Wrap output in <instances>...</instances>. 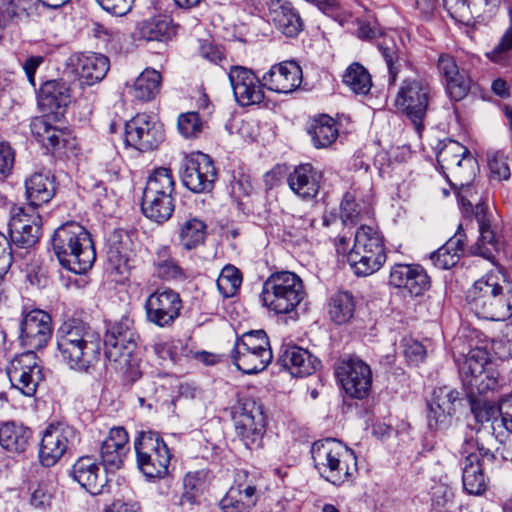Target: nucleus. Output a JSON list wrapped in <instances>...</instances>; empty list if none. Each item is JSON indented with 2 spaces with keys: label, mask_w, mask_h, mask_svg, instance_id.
Instances as JSON below:
<instances>
[{
  "label": "nucleus",
  "mask_w": 512,
  "mask_h": 512,
  "mask_svg": "<svg viewBox=\"0 0 512 512\" xmlns=\"http://www.w3.org/2000/svg\"><path fill=\"white\" fill-rule=\"evenodd\" d=\"M447 487L443 484L431 488V507L435 512H447Z\"/></svg>",
  "instance_id": "nucleus-64"
},
{
  "label": "nucleus",
  "mask_w": 512,
  "mask_h": 512,
  "mask_svg": "<svg viewBox=\"0 0 512 512\" xmlns=\"http://www.w3.org/2000/svg\"><path fill=\"white\" fill-rule=\"evenodd\" d=\"M109 67V59L100 53L72 54L66 63V69L78 77L81 85L86 86L101 81Z\"/></svg>",
  "instance_id": "nucleus-21"
},
{
  "label": "nucleus",
  "mask_w": 512,
  "mask_h": 512,
  "mask_svg": "<svg viewBox=\"0 0 512 512\" xmlns=\"http://www.w3.org/2000/svg\"><path fill=\"white\" fill-rule=\"evenodd\" d=\"M269 13L276 28L287 37H295L303 30V21L291 3L272 0Z\"/></svg>",
  "instance_id": "nucleus-30"
},
{
  "label": "nucleus",
  "mask_w": 512,
  "mask_h": 512,
  "mask_svg": "<svg viewBox=\"0 0 512 512\" xmlns=\"http://www.w3.org/2000/svg\"><path fill=\"white\" fill-rule=\"evenodd\" d=\"M210 473L206 470L188 472L183 478L182 503L196 504L208 489Z\"/></svg>",
  "instance_id": "nucleus-40"
},
{
  "label": "nucleus",
  "mask_w": 512,
  "mask_h": 512,
  "mask_svg": "<svg viewBox=\"0 0 512 512\" xmlns=\"http://www.w3.org/2000/svg\"><path fill=\"white\" fill-rule=\"evenodd\" d=\"M78 433L63 422L51 423L43 432L39 458L42 465L51 467L78 442Z\"/></svg>",
  "instance_id": "nucleus-13"
},
{
  "label": "nucleus",
  "mask_w": 512,
  "mask_h": 512,
  "mask_svg": "<svg viewBox=\"0 0 512 512\" xmlns=\"http://www.w3.org/2000/svg\"><path fill=\"white\" fill-rule=\"evenodd\" d=\"M51 241L60 264L76 274L88 271L96 260L91 236L77 222H67L58 227Z\"/></svg>",
  "instance_id": "nucleus-2"
},
{
  "label": "nucleus",
  "mask_w": 512,
  "mask_h": 512,
  "mask_svg": "<svg viewBox=\"0 0 512 512\" xmlns=\"http://www.w3.org/2000/svg\"><path fill=\"white\" fill-rule=\"evenodd\" d=\"M257 488L251 484L231 487L220 500L222 512H251L258 501Z\"/></svg>",
  "instance_id": "nucleus-32"
},
{
  "label": "nucleus",
  "mask_w": 512,
  "mask_h": 512,
  "mask_svg": "<svg viewBox=\"0 0 512 512\" xmlns=\"http://www.w3.org/2000/svg\"><path fill=\"white\" fill-rule=\"evenodd\" d=\"M452 188L463 214L476 216L483 213L482 195L474 181L462 186H452Z\"/></svg>",
  "instance_id": "nucleus-41"
},
{
  "label": "nucleus",
  "mask_w": 512,
  "mask_h": 512,
  "mask_svg": "<svg viewBox=\"0 0 512 512\" xmlns=\"http://www.w3.org/2000/svg\"><path fill=\"white\" fill-rule=\"evenodd\" d=\"M128 451V433L126 430L123 427L110 429L100 448L105 469L110 471L120 469Z\"/></svg>",
  "instance_id": "nucleus-28"
},
{
  "label": "nucleus",
  "mask_w": 512,
  "mask_h": 512,
  "mask_svg": "<svg viewBox=\"0 0 512 512\" xmlns=\"http://www.w3.org/2000/svg\"><path fill=\"white\" fill-rule=\"evenodd\" d=\"M428 423L431 428L445 421L446 408L448 405V390L446 387H440L433 391L428 400Z\"/></svg>",
  "instance_id": "nucleus-48"
},
{
  "label": "nucleus",
  "mask_w": 512,
  "mask_h": 512,
  "mask_svg": "<svg viewBox=\"0 0 512 512\" xmlns=\"http://www.w3.org/2000/svg\"><path fill=\"white\" fill-rule=\"evenodd\" d=\"M133 253H129L126 248L123 251H118L115 246H108L107 260L109 265L119 275H126L130 268V261Z\"/></svg>",
  "instance_id": "nucleus-57"
},
{
  "label": "nucleus",
  "mask_w": 512,
  "mask_h": 512,
  "mask_svg": "<svg viewBox=\"0 0 512 512\" xmlns=\"http://www.w3.org/2000/svg\"><path fill=\"white\" fill-rule=\"evenodd\" d=\"M389 284L404 295L419 296L430 286L427 273L419 265L395 264L391 267Z\"/></svg>",
  "instance_id": "nucleus-24"
},
{
  "label": "nucleus",
  "mask_w": 512,
  "mask_h": 512,
  "mask_svg": "<svg viewBox=\"0 0 512 512\" xmlns=\"http://www.w3.org/2000/svg\"><path fill=\"white\" fill-rule=\"evenodd\" d=\"M234 424L237 435L248 449L260 447L267 425L262 403L253 398L240 399L234 412Z\"/></svg>",
  "instance_id": "nucleus-10"
},
{
  "label": "nucleus",
  "mask_w": 512,
  "mask_h": 512,
  "mask_svg": "<svg viewBox=\"0 0 512 512\" xmlns=\"http://www.w3.org/2000/svg\"><path fill=\"white\" fill-rule=\"evenodd\" d=\"M336 375L346 394L353 398H365L372 385V371L359 358H349L339 363Z\"/></svg>",
  "instance_id": "nucleus-17"
},
{
  "label": "nucleus",
  "mask_w": 512,
  "mask_h": 512,
  "mask_svg": "<svg viewBox=\"0 0 512 512\" xmlns=\"http://www.w3.org/2000/svg\"><path fill=\"white\" fill-rule=\"evenodd\" d=\"M454 12L450 16L456 21L469 24L472 20L470 7L483 8V0H455Z\"/></svg>",
  "instance_id": "nucleus-61"
},
{
  "label": "nucleus",
  "mask_w": 512,
  "mask_h": 512,
  "mask_svg": "<svg viewBox=\"0 0 512 512\" xmlns=\"http://www.w3.org/2000/svg\"><path fill=\"white\" fill-rule=\"evenodd\" d=\"M504 276L499 271H490L478 279L468 291V299L476 314L482 318L501 321L511 315L502 283Z\"/></svg>",
  "instance_id": "nucleus-4"
},
{
  "label": "nucleus",
  "mask_w": 512,
  "mask_h": 512,
  "mask_svg": "<svg viewBox=\"0 0 512 512\" xmlns=\"http://www.w3.org/2000/svg\"><path fill=\"white\" fill-rule=\"evenodd\" d=\"M163 140V125L151 115L137 114L125 124V144L138 151L154 150Z\"/></svg>",
  "instance_id": "nucleus-12"
},
{
  "label": "nucleus",
  "mask_w": 512,
  "mask_h": 512,
  "mask_svg": "<svg viewBox=\"0 0 512 512\" xmlns=\"http://www.w3.org/2000/svg\"><path fill=\"white\" fill-rule=\"evenodd\" d=\"M322 173L309 163L300 164L288 175L291 191L303 200H312L319 192Z\"/></svg>",
  "instance_id": "nucleus-27"
},
{
  "label": "nucleus",
  "mask_w": 512,
  "mask_h": 512,
  "mask_svg": "<svg viewBox=\"0 0 512 512\" xmlns=\"http://www.w3.org/2000/svg\"><path fill=\"white\" fill-rule=\"evenodd\" d=\"M462 482L465 491L471 495H480L486 489V479L482 470L480 456H487L488 449L478 447L473 440L464 443L462 451Z\"/></svg>",
  "instance_id": "nucleus-23"
},
{
  "label": "nucleus",
  "mask_w": 512,
  "mask_h": 512,
  "mask_svg": "<svg viewBox=\"0 0 512 512\" xmlns=\"http://www.w3.org/2000/svg\"><path fill=\"white\" fill-rule=\"evenodd\" d=\"M161 75L155 69H145L131 87L132 95L140 101L152 100L160 90Z\"/></svg>",
  "instance_id": "nucleus-42"
},
{
  "label": "nucleus",
  "mask_w": 512,
  "mask_h": 512,
  "mask_svg": "<svg viewBox=\"0 0 512 512\" xmlns=\"http://www.w3.org/2000/svg\"><path fill=\"white\" fill-rule=\"evenodd\" d=\"M38 101L43 110L57 113L71 102L70 87L62 80L47 81L40 87Z\"/></svg>",
  "instance_id": "nucleus-33"
},
{
  "label": "nucleus",
  "mask_w": 512,
  "mask_h": 512,
  "mask_svg": "<svg viewBox=\"0 0 512 512\" xmlns=\"http://www.w3.org/2000/svg\"><path fill=\"white\" fill-rule=\"evenodd\" d=\"M472 412L477 422L484 424L490 422L493 432L498 429L499 419L502 417V398L498 404L482 402L472 407Z\"/></svg>",
  "instance_id": "nucleus-51"
},
{
  "label": "nucleus",
  "mask_w": 512,
  "mask_h": 512,
  "mask_svg": "<svg viewBox=\"0 0 512 512\" xmlns=\"http://www.w3.org/2000/svg\"><path fill=\"white\" fill-rule=\"evenodd\" d=\"M30 127L32 135L47 150L60 151L74 147L75 140L70 132L52 125L47 117L34 118Z\"/></svg>",
  "instance_id": "nucleus-26"
},
{
  "label": "nucleus",
  "mask_w": 512,
  "mask_h": 512,
  "mask_svg": "<svg viewBox=\"0 0 512 512\" xmlns=\"http://www.w3.org/2000/svg\"><path fill=\"white\" fill-rule=\"evenodd\" d=\"M182 307L179 293L170 288L157 289L147 297L144 305L147 320L161 328L172 326Z\"/></svg>",
  "instance_id": "nucleus-15"
},
{
  "label": "nucleus",
  "mask_w": 512,
  "mask_h": 512,
  "mask_svg": "<svg viewBox=\"0 0 512 512\" xmlns=\"http://www.w3.org/2000/svg\"><path fill=\"white\" fill-rule=\"evenodd\" d=\"M454 68L455 72L450 67V98L459 101L469 92L471 81L464 69L459 70L456 65Z\"/></svg>",
  "instance_id": "nucleus-54"
},
{
  "label": "nucleus",
  "mask_w": 512,
  "mask_h": 512,
  "mask_svg": "<svg viewBox=\"0 0 512 512\" xmlns=\"http://www.w3.org/2000/svg\"><path fill=\"white\" fill-rule=\"evenodd\" d=\"M31 430L13 421L0 425V445L9 452L19 453L25 450Z\"/></svg>",
  "instance_id": "nucleus-36"
},
{
  "label": "nucleus",
  "mask_w": 512,
  "mask_h": 512,
  "mask_svg": "<svg viewBox=\"0 0 512 512\" xmlns=\"http://www.w3.org/2000/svg\"><path fill=\"white\" fill-rule=\"evenodd\" d=\"M139 31L148 41H166L176 33L175 26L167 15H157L144 20Z\"/></svg>",
  "instance_id": "nucleus-39"
},
{
  "label": "nucleus",
  "mask_w": 512,
  "mask_h": 512,
  "mask_svg": "<svg viewBox=\"0 0 512 512\" xmlns=\"http://www.w3.org/2000/svg\"><path fill=\"white\" fill-rule=\"evenodd\" d=\"M143 192L153 195L174 197L175 182L168 168H157L148 177L146 186Z\"/></svg>",
  "instance_id": "nucleus-45"
},
{
  "label": "nucleus",
  "mask_w": 512,
  "mask_h": 512,
  "mask_svg": "<svg viewBox=\"0 0 512 512\" xmlns=\"http://www.w3.org/2000/svg\"><path fill=\"white\" fill-rule=\"evenodd\" d=\"M52 335V319L40 309H33L23 314L20 324L21 345L34 352L46 346Z\"/></svg>",
  "instance_id": "nucleus-19"
},
{
  "label": "nucleus",
  "mask_w": 512,
  "mask_h": 512,
  "mask_svg": "<svg viewBox=\"0 0 512 512\" xmlns=\"http://www.w3.org/2000/svg\"><path fill=\"white\" fill-rule=\"evenodd\" d=\"M137 340L138 335L126 323L113 324L107 330L104 339L106 357L121 367H130Z\"/></svg>",
  "instance_id": "nucleus-16"
},
{
  "label": "nucleus",
  "mask_w": 512,
  "mask_h": 512,
  "mask_svg": "<svg viewBox=\"0 0 512 512\" xmlns=\"http://www.w3.org/2000/svg\"><path fill=\"white\" fill-rule=\"evenodd\" d=\"M355 313V299L348 291L335 293L329 303L331 320L338 325L348 323Z\"/></svg>",
  "instance_id": "nucleus-44"
},
{
  "label": "nucleus",
  "mask_w": 512,
  "mask_h": 512,
  "mask_svg": "<svg viewBox=\"0 0 512 512\" xmlns=\"http://www.w3.org/2000/svg\"><path fill=\"white\" fill-rule=\"evenodd\" d=\"M283 365L291 375L303 377L312 374L319 365L318 360L311 353L301 347H288L281 356Z\"/></svg>",
  "instance_id": "nucleus-34"
},
{
  "label": "nucleus",
  "mask_w": 512,
  "mask_h": 512,
  "mask_svg": "<svg viewBox=\"0 0 512 512\" xmlns=\"http://www.w3.org/2000/svg\"><path fill=\"white\" fill-rule=\"evenodd\" d=\"M6 373L13 388L26 397H32L43 379L36 354L27 351L16 355L8 364Z\"/></svg>",
  "instance_id": "nucleus-14"
},
{
  "label": "nucleus",
  "mask_w": 512,
  "mask_h": 512,
  "mask_svg": "<svg viewBox=\"0 0 512 512\" xmlns=\"http://www.w3.org/2000/svg\"><path fill=\"white\" fill-rule=\"evenodd\" d=\"M206 127L207 121L198 112L190 111L178 116V131L186 139L198 138Z\"/></svg>",
  "instance_id": "nucleus-50"
},
{
  "label": "nucleus",
  "mask_w": 512,
  "mask_h": 512,
  "mask_svg": "<svg viewBox=\"0 0 512 512\" xmlns=\"http://www.w3.org/2000/svg\"><path fill=\"white\" fill-rule=\"evenodd\" d=\"M400 35L396 30H389L387 32H381L378 36L377 46L385 59L389 75L390 82L396 80L398 73V59H399V44Z\"/></svg>",
  "instance_id": "nucleus-38"
},
{
  "label": "nucleus",
  "mask_w": 512,
  "mask_h": 512,
  "mask_svg": "<svg viewBox=\"0 0 512 512\" xmlns=\"http://www.w3.org/2000/svg\"><path fill=\"white\" fill-rule=\"evenodd\" d=\"M134 447L138 467L145 476L160 478L168 473L171 454L157 432H141L134 442Z\"/></svg>",
  "instance_id": "nucleus-9"
},
{
  "label": "nucleus",
  "mask_w": 512,
  "mask_h": 512,
  "mask_svg": "<svg viewBox=\"0 0 512 512\" xmlns=\"http://www.w3.org/2000/svg\"><path fill=\"white\" fill-rule=\"evenodd\" d=\"M476 221L479 230V239L475 253L485 259L493 258V251L495 249V236L491 229L490 223L486 220L483 213L476 215Z\"/></svg>",
  "instance_id": "nucleus-49"
},
{
  "label": "nucleus",
  "mask_w": 512,
  "mask_h": 512,
  "mask_svg": "<svg viewBox=\"0 0 512 512\" xmlns=\"http://www.w3.org/2000/svg\"><path fill=\"white\" fill-rule=\"evenodd\" d=\"M141 208L147 218L157 223H163L170 219L173 214L175 208L174 197L158 196V194L155 196L143 192Z\"/></svg>",
  "instance_id": "nucleus-37"
},
{
  "label": "nucleus",
  "mask_w": 512,
  "mask_h": 512,
  "mask_svg": "<svg viewBox=\"0 0 512 512\" xmlns=\"http://www.w3.org/2000/svg\"><path fill=\"white\" fill-rule=\"evenodd\" d=\"M56 342L62 361L72 370L88 372L98 361L100 334L82 322L63 323L56 332Z\"/></svg>",
  "instance_id": "nucleus-1"
},
{
  "label": "nucleus",
  "mask_w": 512,
  "mask_h": 512,
  "mask_svg": "<svg viewBox=\"0 0 512 512\" xmlns=\"http://www.w3.org/2000/svg\"><path fill=\"white\" fill-rule=\"evenodd\" d=\"M72 477L92 495L102 493L107 484L106 475L101 471L96 460L90 456L80 457L74 463Z\"/></svg>",
  "instance_id": "nucleus-29"
},
{
  "label": "nucleus",
  "mask_w": 512,
  "mask_h": 512,
  "mask_svg": "<svg viewBox=\"0 0 512 512\" xmlns=\"http://www.w3.org/2000/svg\"><path fill=\"white\" fill-rule=\"evenodd\" d=\"M404 355L409 364L418 365L425 359L426 349L416 340H406L404 344Z\"/></svg>",
  "instance_id": "nucleus-62"
},
{
  "label": "nucleus",
  "mask_w": 512,
  "mask_h": 512,
  "mask_svg": "<svg viewBox=\"0 0 512 512\" xmlns=\"http://www.w3.org/2000/svg\"><path fill=\"white\" fill-rule=\"evenodd\" d=\"M307 132L317 149L329 147L338 137L335 120L326 114L313 118L308 124Z\"/></svg>",
  "instance_id": "nucleus-35"
},
{
  "label": "nucleus",
  "mask_w": 512,
  "mask_h": 512,
  "mask_svg": "<svg viewBox=\"0 0 512 512\" xmlns=\"http://www.w3.org/2000/svg\"><path fill=\"white\" fill-rule=\"evenodd\" d=\"M509 21L510 25L501 37L499 43L491 52L487 53L488 58L494 62L502 61L512 49V9L509 10Z\"/></svg>",
  "instance_id": "nucleus-60"
},
{
  "label": "nucleus",
  "mask_w": 512,
  "mask_h": 512,
  "mask_svg": "<svg viewBox=\"0 0 512 512\" xmlns=\"http://www.w3.org/2000/svg\"><path fill=\"white\" fill-rule=\"evenodd\" d=\"M28 210L48 203L55 195L54 177L49 173H34L25 181Z\"/></svg>",
  "instance_id": "nucleus-31"
},
{
  "label": "nucleus",
  "mask_w": 512,
  "mask_h": 512,
  "mask_svg": "<svg viewBox=\"0 0 512 512\" xmlns=\"http://www.w3.org/2000/svg\"><path fill=\"white\" fill-rule=\"evenodd\" d=\"M491 349L501 359L512 358V325H506L502 336L491 340Z\"/></svg>",
  "instance_id": "nucleus-59"
},
{
  "label": "nucleus",
  "mask_w": 512,
  "mask_h": 512,
  "mask_svg": "<svg viewBox=\"0 0 512 512\" xmlns=\"http://www.w3.org/2000/svg\"><path fill=\"white\" fill-rule=\"evenodd\" d=\"M263 85L270 91L288 94L302 83V69L294 61L273 65L262 77Z\"/></svg>",
  "instance_id": "nucleus-25"
},
{
  "label": "nucleus",
  "mask_w": 512,
  "mask_h": 512,
  "mask_svg": "<svg viewBox=\"0 0 512 512\" xmlns=\"http://www.w3.org/2000/svg\"><path fill=\"white\" fill-rule=\"evenodd\" d=\"M206 224L198 218L184 220L179 226V244L186 250L202 245L206 237Z\"/></svg>",
  "instance_id": "nucleus-43"
},
{
  "label": "nucleus",
  "mask_w": 512,
  "mask_h": 512,
  "mask_svg": "<svg viewBox=\"0 0 512 512\" xmlns=\"http://www.w3.org/2000/svg\"><path fill=\"white\" fill-rule=\"evenodd\" d=\"M450 172L453 179H450V187L464 185L473 182L479 170L478 163L473 156L459 158L452 163Z\"/></svg>",
  "instance_id": "nucleus-46"
},
{
  "label": "nucleus",
  "mask_w": 512,
  "mask_h": 512,
  "mask_svg": "<svg viewBox=\"0 0 512 512\" xmlns=\"http://www.w3.org/2000/svg\"><path fill=\"white\" fill-rule=\"evenodd\" d=\"M430 99L431 89L427 83L418 78L406 79L397 92L394 105L407 115L420 133Z\"/></svg>",
  "instance_id": "nucleus-11"
},
{
  "label": "nucleus",
  "mask_w": 512,
  "mask_h": 512,
  "mask_svg": "<svg viewBox=\"0 0 512 512\" xmlns=\"http://www.w3.org/2000/svg\"><path fill=\"white\" fill-rule=\"evenodd\" d=\"M386 254L381 235L374 228L362 225L355 233L354 245L347 253V262L357 276H369L385 263Z\"/></svg>",
  "instance_id": "nucleus-6"
},
{
  "label": "nucleus",
  "mask_w": 512,
  "mask_h": 512,
  "mask_svg": "<svg viewBox=\"0 0 512 512\" xmlns=\"http://www.w3.org/2000/svg\"><path fill=\"white\" fill-rule=\"evenodd\" d=\"M242 283L240 271L232 265H226L217 279V287L224 297H232L239 290Z\"/></svg>",
  "instance_id": "nucleus-52"
},
{
  "label": "nucleus",
  "mask_w": 512,
  "mask_h": 512,
  "mask_svg": "<svg viewBox=\"0 0 512 512\" xmlns=\"http://www.w3.org/2000/svg\"><path fill=\"white\" fill-rule=\"evenodd\" d=\"M45 55H29L21 64L22 69L31 86L35 87V74L37 69L44 63Z\"/></svg>",
  "instance_id": "nucleus-63"
},
{
  "label": "nucleus",
  "mask_w": 512,
  "mask_h": 512,
  "mask_svg": "<svg viewBox=\"0 0 512 512\" xmlns=\"http://www.w3.org/2000/svg\"><path fill=\"white\" fill-rule=\"evenodd\" d=\"M236 102L240 106L260 104L264 100L263 82L254 72L243 66H233L228 73Z\"/></svg>",
  "instance_id": "nucleus-20"
},
{
  "label": "nucleus",
  "mask_w": 512,
  "mask_h": 512,
  "mask_svg": "<svg viewBox=\"0 0 512 512\" xmlns=\"http://www.w3.org/2000/svg\"><path fill=\"white\" fill-rule=\"evenodd\" d=\"M156 275L165 281H182L186 278L185 271L172 259L154 266Z\"/></svg>",
  "instance_id": "nucleus-58"
},
{
  "label": "nucleus",
  "mask_w": 512,
  "mask_h": 512,
  "mask_svg": "<svg viewBox=\"0 0 512 512\" xmlns=\"http://www.w3.org/2000/svg\"><path fill=\"white\" fill-rule=\"evenodd\" d=\"M273 359L269 338L264 330H251L237 337L231 350L232 363L245 374H256Z\"/></svg>",
  "instance_id": "nucleus-8"
},
{
  "label": "nucleus",
  "mask_w": 512,
  "mask_h": 512,
  "mask_svg": "<svg viewBox=\"0 0 512 512\" xmlns=\"http://www.w3.org/2000/svg\"><path fill=\"white\" fill-rule=\"evenodd\" d=\"M343 82L356 94H367L372 86L370 74L359 63H353L346 69Z\"/></svg>",
  "instance_id": "nucleus-47"
},
{
  "label": "nucleus",
  "mask_w": 512,
  "mask_h": 512,
  "mask_svg": "<svg viewBox=\"0 0 512 512\" xmlns=\"http://www.w3.org/2000/svg\"><path fill=\"white\" fill-rule=\"evenodd\" d=\"M487 159L491 179L503 181L510 178L511 172L507 158L502 152L488 153Z\"/></svg>",
  "instance_id": "nucleus-56"
},
{
  "label": "nucleus",
  "mask_w": 512,
  "mask_h": 512,
  "mask_svg": "<svg viewBox=\"0 0 512 512\" xmlns=\"http://www.w3.org/2000/svg\"><path fill=\"white\" fill-rule=\"evenodd\" d=\"M358 197L359 195L354 189L344 194L340 206V215L343 223L355 224L359 220L362 209L356 201Z\"/></svg>",
  "instance_id": "nucleus-53"
},
{
  "label": "nucleus",
  "mask_w": 512,
  "mask_h": 512,
  "mask_svg": "<svg viewBox=\"0 0 512 512\" xmlns=\"http://www.w3.org/2000/svg\"><path fill=\"white\" fill-rule=\"evenodd\" d=\"M27 15L26 9L20 1L11 0L0 6V29H5Z\"/></svg>",
  "instance_id": "nucleus-55"
},
{
  "label": "nucleus",
  "mask_w": 512,
  "mask_h": 512,
  "mask_svg": "<svg viewBox=\"0 0 512 512\" xmlns=\"http://www.w3.org/2000/svg\"><path fill=\"white\" fill-rule=\"evenodd\" d=\"M41 216L34 210L15 207L11 211L9 223L10 236L14 244L23 248L34 246L41 231Z\"/></svg>",
  "instance_id": "nucleus-22"
},
{
  "label": "nucleus",
  "mask_w": 512,
  "mask_h": 512,
  "mask_svg": "<svg viewBox=\"0 0 512 512\" xmlns=\"http://www.w3.org/2000/svg\"><path fill=\"white\" fill-rule=\"evenodd\" d=\"M311 455L321 476L334 485L349 481L357 472L355 453L336 439L316 441L311 447Z\"/></svg>",
  "instance_id": "nucleus-3"
},
{
  "label": "nucleus",
  "mask_w": 512,
  "mask_h": 512,
  "mask_svg": "<svg viewBox=\"0 0 512 512\" xmlns=\"http://www.w3.org/2000/svg\"><path fill=\"white\" fill-rule=\"evenodd\" d=\"M305 296L303 282L294 272H275L263 282L261 292L263 305L277 314L292 312Z\"/></svg>",
  "instance_id": "nucleus-5"
},
{
  "label": "nucleus",
  "mask_w": 512,
  "mask_h": 512,
  "mask_svg": "<svg viewBox=\"0 0 512 512\" xmlns=\"http://www.w3.org/2000/svg\"><path fill=\"white\" fill-rule=\"evenodd\" d=\"M217 172L212 159L202 152L192 153L185 160L182 183L194 193L209 192L216 181Z\"/></svg>",
  "instance_id": "nucleus-18"
},
{
  "label": "nucleus",
  "mask_w": 512,
  "mask_h": 512,
  "mask_svg": "<svg viewBox=\"0 0 512 512\" xmlns=\"http://www.w3.org/2000/svg\"><path fill=\"white\" fill-rule=\"evenodd\" d=\"M470 350L465 356L463 362L456 360L459 369V375L463 386L467 389L470 396L484 394L498 387V372L493 363L489 361L488 352L485 347H473L469 344Z\"/></svg>",
  "instance_id": "nucleus-7"
}]
</instances>
